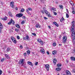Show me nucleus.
Returning <instances> with one entry per match:
<instances>
[{"label": "nucleus", "mask_w": 75, "mask_h": 75, "mask_svg": "<svg viewBox=\"0 0 75 75\" xmlns=\"http://www.w3.org/2000/svg\"><path fill=\"white\" fill-rule=\"evenodd\" d=\"M40 1H41L42 3H44V1L43 0H40Z\"/></svg>", "instance_id": "obj_42"}, {"label": "nucleus", "mask_w": 75, "mask_h": 75, "mask_svg": "<svg viewBox=\"0 0 75 75\" xmlns=\"http://www.w3.org/2000/svg\"><path fill=\"white\" fill-rule=\"evenodd\" d=\"M72 13H73V14H75V11H72Z\"/></svg>", "instance_id": "obj_55"}, {"label": "nucleus", "mask_w": 75, "mask_h": 75, "mask_svg": "<svg viewBox=\"0 0 75 75\" xmlns=\"http://www.w3.org/2000/svg\"><path fill=\"white\" fill-rule=\"evenodd\" d=\"M72 24H73L74 25V23H75V21H73L72 22Z\"/></svg>", "instance_id": "obj_57"}, {"label": "nucleus", "mask_w": 75, "mask_h": 75, "mask_svg": "<svg viewBox=\"0 0 75 75\" xmlns=\"http://www.w3.org/2000/svg\"><path fill=\"white\" fill-rule=\"evenodd\" d=\"M37 41L39 42H40L41 41V40L40 39L38 38L37 39Z\"/></svg>", "instance_id": "obj_31"}, {"label": "nucleus", "mask_w": 75, "mask_h": 75, "mask_svg": "<svg viewBox=\"0 0 75 75\" xmlns=\"http://www.w3.org/2000/svg\"><path fill=\"white\" fill-rule=\"evenodd\" d=\"M63 43H65L67 40V37L66 36H64L63 38Z\"/></svg>", "instance_id": "obj_2"}, {"label": "nucleus", "mask_w": 75, "mask_h": 75, "mask_svg": "<svg viewBox=\"0 0 75 75\" xmlns=\"http://www.w3.org/2000/svg\"><path fill=\"white\" fill-rule=\"evenodd\" d=\"M66 74L67 75H71V73L68 70H66Z\"/></svg>", "instance_id": "obj_6"}, {"label": "nucleus", "mask_w": 75, "mask_h": 75, "mask_svg": "<svg viewBox=\"0 0 75 75\" xmlns=\"http://www.w3.org/2000/svg\"><path fill=\"white\" fill-rule=\"evenodd\" d=\"M11 23H13V24L14 25V23H15V22H14V21H13V20L12 19H11Z\"/></svg>", "instance_id": "obj_14"}, {"label": "nucleus", "mask_w": 75, "mask_h": 75, "mask_svg": "<svg viewBox=\"0 0 75 75\" xmlns=\"http://www.w3.org/2000/svg\"><path fill=\"white\" fill-rule=\"evenodd\" d=\"M53 45L54 46H55V45H56V43L55 42L53 43Z\"/></svg>", "instance_id": "obj_48"}, {"label": "nucleus", "mask_w": 75, "mask_h": 75, "mask_svg": "<svg viewBox=\"0 0 75 75\" xmlns=\"http://www.w3.org/2000/svg\"><path fill=\"white\" fill-rule=\"evenodd\" d=\"M71 2H72V1H70V4H71V5L72 6H74L75 5V3H74V2H72L71 3Z\"/></svg>", "instance_id": "obj_28"}, {"label": "nucleus", "mask_w": 75, "mask_h": 75, "mask_svg": "<svg viewBox=\"0 0 75 75\" xmlns=\"http://www.w3.org/2000/svg\"><path fill=\"white\" fill-rule=\"evenodd\" d=\"M5 59L4 58H3L2 59H1V62H3L4 61V60Z\"/></svg>", "instance_id": "obj_37"}, {"label": "nucleus", "mask_w": 75, "mask_h": 75, "mask_svg": "<svg viewBox=\"0 0 75 75\" xmlns=\"http://www.w3.org/2000/svg\"><path fill=\"white\" fill-rule=\"evenodd\" d=\"M74 30H73V29H72L71 30V31L70 32H71V33H72V32H73V31H74Z\"/></svg>", "instance_id": "obj_52"}, {"label": "nucleus", "mask_w": 75, "mask_h": 75, "mask_svg": "<svg viewBox=\"0 0 75 75\" xmlns=\"http://www.w3.org/2000/svg\"><path fill=\"white\" fill-rule=\"evenodd\" d=\"M17 38L18 39H20V36H17Z\"/></svg>", "instance_id": "obj_50"}, {"label": "nucleus", "mask_w": 75, "mask_h": 75, "mask_svg": "<svg viewBox=\"0 0 75 75\" xmlns=\"http://www.w3.org/2000/svg\"><path fill=\"white\" fill-rule=\"evenodd\" d=\"M23 16V14L22 13H20L18 14H16V16L17 17H18V18H20V17H21Z\"/></svg>", "instance_id": "obj_3"}, {"label": "nucleus", "mask_w": 75, "mask_h": 75, "mask_svg": "<svg viewBox=\"0 0 75 75\" xmlns=\"http://www.w3.org/2000/svg\"><path fill=\"white\" fill-rule=\"evenodd\" d=\"M56 23H57V22H53L54 24V25H55V24H56Z\"/></svg>", "instance_id": "obj_59"}, {"label": "nucleus", "mask_w": 75, "mask_h": 75, "mask_svg": "<svg viewBox=\"0 0 75 75\" xmlns=\"http://www.w3.org/2000/svg\"><path fill=\"white\" fill-rule=\"evenodd\" d=\"M59 7H60V8H62H62H63V6H62V5H60L59 6Z\"/></svg>", "instance_id": "obj_46"}, {"label": "nucleus", "mask_w": 75, "mask_h": 75, "mask_svg": "<svg viewBox=\"0 0 75 75\" xmlns=\"http://www.w3.org/2000/svg\"><path fill=\"white\" fill-rule=\"evenodd\" d=\"M1 19L3 20H4V21H5V20H7V17H6L5 18H1Z\"/></svg>", "instance_id": "obj_13"}, {"label": "nucleus", "mask_w": 75, "mask_h": 75, "mask_svg": "<svg viewBox=\"0 0 75 75\" xmlns=\"http://www.w3.org/2000/svg\"><path fill=\"white\" fill-rule=\"evenodd\" d=\"M5 56L6 57V58H7V59H9L10 58V56L8 54H5Z\"/></svg>", "instance_id": "obj_10"}, {"label": "nucleus", "mask_w": 75, "mask_h": 75, "mask_svg": "<svg viewBox=\"0 0 75 75\" xmlns=\"http://www.w3.org/2000/svg\"><path fill=\"white\" fill-rule=\"evenodd\" d=\"M72 11H75V10H74V8L73 7H72Z\"/></svg>", "instance_id": "obj_60"}, {"label": "nucleus", "mask_w": 75, "mask_h": 75, "mask_svg": "<svg viewBox=\"0 0 75 75\" xmlns=\"http://www.w3.org/2000/svg\"><path fill=\"white\" fill-rule=\"evenodd\" d=\"M26 11L28 14H30V13L29 12V11L28 10V9H27L26 10Z\"/></svg>", "instance_id": "obj_24"}, {"label": "nucleus", "mask_w": 75, "mask_h": 75, "mask_svg": "<svg viewBox=\"0 0 75 75\" xmlns=\"http://www.w3.org/2000/svg\"><path fill=\"white\" fill-rule=\"evenodd\" d=\"M25 11V10L24 8L22 9L20 11V13H21V12H24V11Z\"/></svg>", "instance_id": "obj_21"}, {"label": "nucleus", "mask_w": 75, "mask_h": 75, "mask_svg": "<svg viewBox=\"0 0 75 75\" xmlns=\"http://www.w3.org/2000/svg\"><path fill=\"white\" fill-rule=\"evenodd\" d=\"M44 12L45 13H46V14H47V15L48 14H49V12H48V11H47V10H45Z\"/></svg>", "instance_id": "obj_17"}, {"label": "nucleus", "mask_w": 75, "mask_h": 75, "mask_svg": "<svg viewBox=\"0 0 75 75\" xmlns=\"http://www.w3.org/2000/svg\"><path fill=\"white\" fill-rule=\"evenodd\" d=\"M11 24V21L10 22H9L8 23V25H10Z\"/></svg>", "instance_id": "obj_47"}, {"label": "nucleus", "mask_w": 75, "mask_h": 75, "mask_svg": "<svg viewBox=\"0 0 75 75\" xmlns=\"http://www.w3.org/2000/svg\"><path fill=\"white\" fill-rule=\"evenodd\" d=\"M27 53L28 55H30V51L28 50L27 51Z\"/></svg>", "instance_id": "obj_26"}, {"label": "nucleus", "mask_w": 75, "mask_h": 75, "mask_svg": "<svg viewBox=\"0 0 75 75\" xmlns=\"http://www.w3.org/2000/svg\"><path fill=\"white\" fill-rule=\"evenodd\" d=\"M47 15L49 17H51V16L50 13H49V14H48Z\"/></svg>", "instance_id": "obj_32"}, {"label": "nucleus", "mask_w": 75, "mask_h": 75, "mask_svg": "<svg viewBox=\"0 0 75 75\" xmlns=\"http://www.w3.org/2000/svg\"><path fill=\"white\" fill-rule=\"evenodd\" d=\"M55 25H56L57 27H58V26H59V25H58V23H56Z\"/></svg>", "instance_id": "obj_49"}, {"label": "nucleus", "mask_w": 75, "mask_h": 75, "mask_svg": "<svg viewBox=\"0 0 75 75\" xmlns=\"http://www.w3.org/2000/svg\"><path fill=\"white\" fill-rule=\"evenodd\" d=\"M3 72V71L0 69V75H1V74H2V73Z\"/></svg>", "instance_id": "obj_43"}, {"label": "nucleus", "mask_w": 75, "mask_h": 75, "mask_svg": "<svg viewBox=\"0 0 75 75\" xmlns=\"http://www.w3.org/2000/svg\"><path fill=\"white\" fill-rule=\"evenodd\" d=\"M57 66L58 67H61V65L60 64V63H59L58 64Z\"/></svg>", "instance_id": "obj_36"}, {"label": "nucleus", "mask_w": 75, "mask_h": 75, "mask_svg": "<svg viewBox=\"0 0 75 75\" xmlns=\"http://www.w3.org/2000/svg\"><path fill=\"white\" fill-rule=\"evenodd\" d=\"M28 10L30 11H32V9L31 8H28Z\"/></svg>", "instance_id": "obj_44"}, {"label": "nucleus", "mask_w": 75, "mask_h": 75, "mask_svg": "<svg viewBox=\"0 0 75 75\" xmlns=\"http://www.w3.org/2000/svg\"><path fill=\"white\" fill-rule=\"evenodd\" d=\"M52 10H54V11H56V9L55 8H52Z\"/></svg>", "instance_id": "obj_40"}, {"label": "nucleus", "mask_w": 75, "mask_h": 75, "mask_svg": "<svg viewBox=\"0 0 75 75\" xmlns=\"http://www.w3.org/2000/svg\"><path fill=\"white\" fill-rule=\"evenodd\" d=\"M32 35H34V36H35L36 35V34L35 33H32Z\"/></svg>", "instance_id": "obj_53"}, {"label": "nucleus", "mask_w": 75, "mask_h": 75, "mask_svg": "<svg viewBox=\"0 0 75 75\" xmlns=\"http://www.w3.org/2000/svg\"><path fill=\"white\" fill-rule=\"evenodd\" d=\"M10 6L12 8H14V2L12 1L11 3Z\"/></svg>", "instance_id": "obj_5"}, {"label": "nucleus", "mask_w": 75, "mask_h": 75, "mask_svg": "<svg viewBox=\"0 0 75 75\" xmlns=\"http://www.w3.org/2000/svg\"><path fill=\"white\" fill-rule=\"evenodd\" d=\"M23 55H24V56H26V55H27V53H24Z\"/></svg>", "instance_id": "obj_58"}, {"label": "nucleus", "mask_w": 75, "mask_h": 75, "mask_svg": "<svg viewBox=\"0 0 75 75\" xmlns=\"http://www.w3.org/2000/svg\"><path fill=\"white\" fill-rule=\"evenodd\" d=\"M54 15H55V16H56L57 15V13L54 12Z\"/></svg>", "instance_id": "obj_54"}, {"label": "nucleus", "mask_w": 75, "mask_h": 75, "mask_svg": "<svg viewBox=\"0 0 75 75\" xmlns=\"http://www.w3.org/2000/svg\"><path fill=\"white\" fill-rule=\"evenodd\" d=\"M28 65H30L31 66H33V63H32V62H28Z\"/></svg>", "instance_id": "obj_8"}, {"label": "nucleus", "mask_w": 75, "mask_h": 75, "mask_svg": "<svg viewBox=\"0 0 75 75\" xmlns=\"http://www.w3.org/2000/svg\"><path fill=\"white\" fill-rule=\"evenodd\" d=\"M23 62H24V60H23V59H21L19 62V64H23Z\"/></svg>", "instance_id": "obj_7"}, {"label": "nucleus", "mask_w": 75, "mask_h": 75, "mask_svg": "<svg viewBox=\"0 0 75 75\" xmlns=\"http://www.w3.org/2000/svg\"><path fill=\"white\" fill-rule=\"evenodd\" d=\"M20 48L21 49H23V46L21 45L20 46Z\"/></svg>", "instance_id": "obj_56"}, {"label": "nucleus", "mask_w": 75, "mask_h": 75, "mask_svg": "<svg viewBox=\"0 0 75 75\" xmlns=\"http://www.w3.org/2000/svg\"><path fill=\"white\" fill-rule=\"evenodd\" d=\"M44 19H45V20H47V18L45 17H44Z\"/></svg>", "instance_id": "obj_61"}, {"label": "nucleus", "mask_w": 75, "mask_h": 75, "mask_svg": "<svg viewBox=\"0 0 75 75\" xmlns=\"http://www.w3.org/2000/svg\"><path fill=\"white\" fill-rule=\"evenodd\" d=\"M1 33V28H0V33Z\"/></svg>", "instance_id": "obj_62"}, {"label": "nucleus", "mask_w": 75, "mask_h": 75, "mask_svg": "<svg viewBox=\"0 0 75 75\" xmlns=\"http://www.w3.org/2000/svg\"><path fill=\"white\" fill-rule=\"evenodd\" d=\"M15 26H16V27H17V28H20V25H19L18 24H16L15 25Z\"/></svg>", "instance_id": "obj_16"}, {"label": "nucleus", "mask_w": 75, "mask_h": 75, "mask_svg": "<svg viewBox=\"0 0 75 75\" xmlns=\"http://www.w3.org/2000/svg\"><path fill=\"white\" fill-rule=\"evenodd\" d=\"M8 14L10 16H11V17H12V14H11V12H9Z\"/></svg>", "instance_id": "obj_33"}, {"label": "nucleus", "mask_w": 75, "mask_h": 75, "mask_svg": "<svg viewBox=\"0 0 75 75\" xmlns=\"http://www.w3.org/2000/svg\"><path fill=\"white\" fill-rule=\"evenodd\" d=\"M40 44H41V45H43V44H44L43 43V42L42 41H40Z\"/></svg>", "instance_id": "obj_41"}, {"label": "nucleus", "mask_w": 75, "mask_h": 75, "mask_svg": "<svg viewBox=\"0 0 75 75\" xmlns=\"http://www.w3.org/2000/svg\"><path fill=\"white\" fill-rule=\"evenodd\" d=\"M6 50L7 52H8V51H9L10 50V48L9 47H8V48H7Z\"/></svg>", "instance_id": "obj_29"}, {"label": "nucleus", "mask_w": 75, "mask_h": 75, "mask_svg": "<svg viewBox=\"0 0 75 75\" xmlns=\"http://www.w3.org/2000/svg\"><path fill=\"white\" fill-rule=\"evenodd\" d=\"M0 28L1 29L3 28V25L1 23H0Z\"/></svg>", "instance_id": "obj_15"}, {"label": "nucleus", "mask_w": 75, "mask_h": 75, "mask_svg": "<svg viewBox=\"0 0 75 75\" xmlns=\"http://www.w3.org/2000/svg\"><path fill=\"white\" fill-rule=\"evenodd\" d=\"M56 52H57V51H56V50H54L52 52V54L53 55H55L56 54Z\"/></svg>", "instance_id": "obj_18"}, {"label": "nucleus", "mask_w": 75, "mask_h": 75, "mask_svg": "<svg viewBox=\"0 0 75 75\" xmlns=\"http://www.w3.org/2000/svg\"><path fill=\"white\" fill-rule=\"evenodd\" d=\"M45 67L46 68L47 71H49V68H50V65L48 64H46L45 65Z\"/></svg>", "instance_id": "obj_4"}, {"label": "nucleus", "mask_w": 75, "mask_h": 75, "mask_svg": "<svg viewBox=\"0 0 75 75\" xmlns=\"http://www.w3.org/2000/svg\"><path fill=\"white\" fill-rule=\"evenodd\" d=\"M25 20H23V21L21 22L22 24H24V22H25Z\"/></svg>", "instance_id": "obj_35"}, {"label": "nucleus", "mask_w": 75, "mask_h": 75, "mask_svg": "<svg viewBox=\"0 0 75 75\" xmlns=\"http://www.w3.org/2000/svg\"><path fill=\"white\" fill-rule=\"evenodd\" d=\"M36 27L37 28H40V25L39 24H37L36 25Z\"/></svg>", "instance_id": "obj_20"}, {"label": "nucleus", "mask_w": 75, "mask_h": 75, "mask_svg": "<svg viewBox=\"0 0 75 75\" xmlns=\"http://www.w3.org/2000/svg\"><path fill=\"white\" fill-rule=\"evenodd\" d=\"M57 63V59H53V63L54 64H56Z\"/></svg>", "instance_id": "obj_11"}, {"label": "nucleus", "mask_w": 75, "mask_h": 75, "mask_svg": "<svg viewBox=\"0 0 75 75\" xmlns=\"http://www.w3.org/2000/svg\"><path fill=\"white\" fill-rule=\"evenodd\" d=\"M12 41H13V42L15 44H16V43H17V41H16V39H15L14 40Z\"/></svg>", "instance_id": "obj_25"}, {"label": "nucleus", "mask_w": 75, "mask_h": 75, "mask_svg": "<svg viewBox=\"0 0 75 75\" xmlns=\"http://www.w3.org/2000/svg\"><path fill=\"white\" fill-rule=\"evenodd\" d=\"M22 18H23V19H26L27 18L25 16H23L22 17Z\"/></svg>", "instance_id": "obj_39"}, {"label": "nucleus", "mask_w": 75, "mask_h": 75, "mask_svg": "<svg viewBox=\"0 0 75 75\" xmlns=\"http://www.w3.org/2000/svg\"><path fill=\"white\" fill-rule=\"evenodd\" d=\"M71 59L72 61H75V58L74 57H71Z\"/></svg>", "instance_id": "obj_12"}, {"label": "nucleus", "mask_w": 75, "mask_h": 75, "mask_svg": "<svg viewBox=\"0 0 75 75\" xmlns=\"http://www.w3.org/2000/svg\"><path fill=\"white\" fill-rule=\"evenodd\" d=\"M73 71L74 72H75V69H74L73 70Z\"/></svg>", "instance_id": "obj_64"}, {"label": "nucleus", "mask_w": 75, "mask_h": 75, "mask_svg": "<svg viewBox=\"0 0 75 75\" xmlns=\"http://www.w3.org/2000/svg\"><path fill=\"white\" fill-rule=\"evenodd\" d=\"M66 17L67 18H69V15H68V14H66Z\"/></svg>", "instance_id": "obj_45"}, {"label": "nucleus", "mask_w": 75, "mask_h": 75, "mask_svg": "<svg viewBox=\"0 0 75 75\" xmlns=\"http://www.w3.org/2000/svg\"><path fill=\"white\" fill-rule=\"evenodd\" d=\"M71 28L72 30H74V25L73 24V25H72Z\"/></svg>", "instance_id": "obj_34"}, {"label": "nucleus", "mask_w": 75, "mask_h": 75, "mask_svg": "<svg viewBox=\"0 0 75 75\" xmlns=\"http://www.w3.org/2000/svg\"><path fill=\"white\" fill-rule=\"evenodd\" d=\"M38 62H37L35 63V65H38Z\"/></svg>", "instance_id": "obj_51"}, {"label": "nucleus", "mask_w": 75, "mask_h": 75, "mask_svg": "<svg viewBox=\"0 0 75 75\" xmlns=\"http://www.w3.org/2000/svg\"><path fill=\"white\" fill-rule=\"evenodd\" d=\"M41 12H42V14H44V11H43L42 10V11H41Z\"/></svg>", "instance_id": "obj_63"}, {"label": "nucleus", "mask_w": 75, "mask_h": 75, "mask_svg": "<svg viewBox=\"0 0 75 75\" xmlns=\"http://www.w3.org/2000/svg\"><path fill=\"white\" fill-rule=\"evenodd\" d=\"M11 38L13 41V40H14L15 39V38L14 37H13V36H11Z\"/></svg>", "instance_id": "obj_30"}, {"label": "nucleus", "mask_w": 75, "mask_h": 75, "mask_svg": "<svg viewBox=\"0 0 75 75\" xmlns=\"http://www.w3.org/2000/svg\"><path fill=\"white\" fill-rule=\"evenodd\" d=\"M71 33L72 36L73 37V44H75V31H73Z\"/></svg>", "instance_id": "obj_1"}, {"label": "nucleus", "mask_w": 75, "mask_h": 75, "mask_svg": "<svg viewBox=\"0 0 75 75\" xmlns=\"http://www.w3.org/2000/svg\"><path fill=\"white\" fill-rule=\"evenodd\" d=\"M22 66L24 67L25 68H27V67L25 66V64L24 65V63H23L22 64Z\"/></svg>", "instance_id": "obj_22"}, {"label": "nucleus", "mask_w": 75, "mask_h": 75, "mask_svg": "<svg viewBox=\"0 0 75 75\" xmlns=\"http://www.w3.org/2000/svg\"><path fill=\"white\" fill-rule=\"evenodd\" d=\"M26 39L27 40H29L30 39V38H29V36L28 35H26Z\"/></svg>", "instance_id": "obj_19"}, {"label": "nucleus", "mask_w": 75, "mask_h": 75, "mask_svg": "<svg viewBox=\"0 0 75 75\" xmlns=\"http://www.w3.org/2000/svg\"><path fill=\"white\" fill-rule=\"evenodd\" d=\"M40 51L42 53V54H45V51H44V49H42L40 50Z\"/></svg>", "instance_id": "obj_9"}, {"label": "nucleus", "mask_w": 75, "mask_h": 75, "mask_svg": "<svg viewBox=\"0 0 75 75\" xmlns=\"http://www.w3.org/2000/svg\"><path fill=\"white\" fill-rule=\"evenodd\" d=\"M64 20H65V19H64V18H62L60 19V22H62V21Z\"/></svg>", "instance_id": "obj_27"}, {"label": "nucleus", "mask_w": 75, "mask_h": 75, "mask_svg": "<svg viewBox=\"0 0 75 75\" xmlns=\"http://www.w3.org/2000/svg\"><path fill=\"white\" fill-rule=\"evenodd\" d=\"M15 30L16 31H17V32H18V31H20V30L17 28Z\"/></svg>", "instance_id": "obj_38"}, {"label": "nucleus", "mask_w": 75, "mask_h": 75, "mask_svg": "<svg viewBox=\"0 0 75 75\" xmlns=\"http://www.w3.org/2000/svg\"><path fill=\"white\" fill-rule=\"evenodd\" d=\"M56 69L57 71H60V70H61V68L59 67L56 68Z\"/></svg>", "instance_id": "obj_23"}]
</instances>
